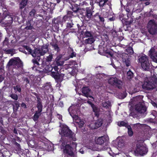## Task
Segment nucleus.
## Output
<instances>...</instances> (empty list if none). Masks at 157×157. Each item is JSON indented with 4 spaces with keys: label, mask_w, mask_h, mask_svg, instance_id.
Returning <instances> with one entry per match:
<instances>
[{
    "label": "nucleus",
    "mask_w": 157,
    "mask_h": 157,
    "mask_svg": "<svg viewBox=\"0 0 157 157\" xmlns=\"http://www.w3.org/2000/svg\"><path fill=\"white\" fill-rule=\"evenodd\" d=\"M106 140L107 138L105 136H102L96 140L95 142L97 144L101 145L105 143Z\"/></svg>",
    "instance_id": "6ab92c4d"
},
{
    "label": "nucleus",
    "mask_w": 157,
    "mask_h": 157,
    "mask_svg": "<svg viewBox=\"0 0 157 157\" xmlns=\"http://www.w3.org/2000/svg\"><path fill=\"white\" fill-rule=\"evenodd\" d=\"M6 24H12L13 21V18L9 15L5 16L3 18Z\"/></svg>",
    "instance_id": "4be33fe9"
},
{
    "label": "nucleus",
    "mask_w": 157,
    "mask_h": 157,
    "mask_svg": "<svg viewBox=\"0 0 157 157\" xmlns=\"http://www.w3.org/2000/svg\"><path fill=\"white\" fill-rule=\"evenodd\" d=\"M9 42V39L7 37H6L5 38V40H4L3 42V45H6L8 44Z\"/></svg>",
    "instance_id": "3c124183"
},
{
    "label": "nucleus",
    "mask_w": 157,
    "mask_h": 157,
    "mask_svg": "<svg viewBox=\"0 0 157 157\" xmlns=\"http://www.w3.org/2000/svg\"><path fill=\"white\" fill-rule=\"evenodd\" d=\"M94 41V39L93 37H90L86 39L85 41V43L86 44H91L93 43Z\"/></svg>",
    "instance_id": "a878e982"
},
{
    "label": "nucleus",
    "mask_w": 157,
    "mask_h": 157,
    "mask_svg": "<svg viewBox=\"0 0 157 157\" xmlns=\"http://www.w3.org/2000/svg\"><path fill=\"white\" fill-rule=\"evenodd\" d=\"M61 145L64 147L63 152L64 153L71 156H74V147L76 148L77 147V144L76 143L72 142L70 145L67 144V142L66 141L63 140Z\"/></svg>",
    "instance_id": "f257e3e1"
},
{
    "label": "nucleus",
    "mask_w": 157,
    "mask_h": 157,
    "mask_svg": "<svg viewBox=\"0 0 157 157\" xmlns=\"http://www.w3.org/2000/svg\"><path fill=\"white\" fill-rule=\"evenodd\" d=\"M127 77L128 79H131L133 77V73L132 72L129 70L127 73Z\"/></svg>",
    "instance_id": "a19ab883"
},
{
    "label": "nucleus",
    "mask_w": 157,
    "mask_h": 157,
    "mask_svg": "<svg viewBox=\"0 0 157 157\" xmlns=\"http://www.w3.org/2000/svg\"><path fill=\"white\" fill-rule=\"evenodd\" d=\"M28 2V0H22L19 4L20 8L21 9L24 8Z\"/></svg>",
    "instance_id": "bb28decb"
},
{
    "label": "nucleus",
    "mask_w": 157,
    "mask_h": 157,
    "mask_svg": "<svg viewBox=\"0 0 157 157\" xmlns=\"http://www.w3.org/2000/svg\"><path fill=\"white\" fill-rule=\"evenodd\" d=\"M118 125L120 127H125L126 128L128 127V126L130 125H128V123H126L124 121H119L118 122Z\"/></svg>",
    "instance_id": "cd10ccee"
},
{
    "label": "nucleus",
    "mask_w": 157,
    "mask_h": 157,
    "mask_svg": "<svg viewBox=\"0 0 157 157\" xmlns=\"http://www.w3.org/2000/svg\"><path fill=\"white\" fill-rule=\"evenodd\" d=\"M21 107L26 109L27 108L26 105L24 102H22L21 105Z\"/></svg>",
    "instance_id": "0e129e2a"
},
{
    "label": "nucleus",
    "mask_w": 157,
    "mask_h": 157,
    "mask_svg": "<svg viewBox=\"0 0 157 157\" xmlns=\"http://www.w3.org/2000/svg\"><path fill=\"white\" fill-rule=\"evenodd\" d=\"M139 61L140 63L141 67L143 69L147 71L150 69V62L146 55L140 58Z\"/></svg>",
    "instance_id": "39448f33"
},
{
    "label": "nucleus",
    "mask_w": 157,
    "mask_h": 157,
    "mask_svg": "<svg viewBox=\"0 0 157 157\" xmlns=\"http://www.w3.org/2000/svg\"><path fill=\"white\" fill-rule=\"evenodd\" d=\"M84 124V122L83 121H81L79 122V127H83V125Z\"/></svg>",
    "instance_id": "69168bd1"
},
{
    "label": "nucleus",
    "mask_w": 157,
    "mask_h": 157,
    "mask_svg": "<svg viewBox=\"0 0 157 157\" xmlns=\"http://www.w3.org/2000/svg\"><path fill=\"white\" fill-rule=\"evenodd\" d=\"M101 37L104 41L107 42V41L109 40L108 35L106 34H104Z\"/></svg>",
    "instance_id": "72a5a7b5"
},
{
    "label": "nucleus",
    "mask_w": 157,
    "mask_h": 157,
    "mask_svg": "<svg viewBox=\"0 0 157 157\" xmlns=\"http://www.w3.org/2000/svg\"><path fill=\"white\" fill-rule=\"evenodd\" d=\"M95 3H97L101 7H103L106 4L109 6L111 4V2L109 0H96Z\"/></svg>",
    "instance_id": "dca6fc26"
},
{
    "label": "nucleus",
    "mask_w": 157,
    "mask_h": 157,
    "mask_svg": "<svg viewBox=\"0 0 157 157\" xmlns=\"http://www.w3.org/2000/svg\"><path fill=\"white\" fill-rule=\"evenodd\" d=\"M10 97L15 101H17L18 99V97L17 94H10Z\"/></svg>",
    "instance_id": "c03bdc74"
},
{
    "label": "nucleus",
    "mask_w": 157,
    "mask_h": 157,
    "mask_svg": "<svg viewBox=\"0 0 157 157\" xmlns=\"http://www.w3.org/2000/svg\"><path fill=\"white\" fill-rule=\"evenodd\" d=\"M50 44L54 48V50L56 51L57 52H58L60 51V49L56 42H52L50 43Z\"/></svg>",
    "instance_id": "b1692460"
},
{
    "label": "nucleus",
    "mask_w": 157,
    "mask_h": 157,
    "mask_svg": "<svg viewBox=\"0 0 157 157\" xmlns=\"http://www.w3.org/2000/svg\"><path fill=\"white\" fill-rule=\"evenodd\" d=\"M74 24L72 23H67V28L70 29L73 27Z\"/></svg>",
    "instance_id": "6e6d98bb"
},
{
    "label": "nucleus",
    "mask_w": 157,
    "mask_h": 157,
    "mask_svg": "<svg viewBox=\"0 0 157 157\" xmlns=\"http://www.w3.org/2000/svg\"><path fill=\"white\" fill-rule=\"evenodd\" d=\"M99 17V18L98 20L99 21H101L102 22H104V18L102 17L101 15H100V16Z\"/></svg>",
    "instance_id": "680f3d73"
},
{
    "label": "nucleus",
    "mask_w": 157,
    "mask_h": 157,
    "mask_svg": "<svg viewBox=\"0 0 157 157\" xmlns=\"http://www.w3.org/2000/svg\"><path fill=\"white\" fill-rule=\"evenodd\" d=\"M135 109L137 112L144 114L146 112L147 108L145 105L144 102L141 99L138 103L135 105Z\"/></svg>",
    "instance_id": "423d86ee"
},
{
    "label": "nucleus",
    "mask_w": 157,
    "mask_h": 157,
    "mask_svg": "<svg viewBox=\"0 0 157 157\" xmlns=\"http://www.w3.org/2000/svg\"><path fill=\"white\" fill-rule=\"evenodd\" d=\"M152 16L153 17V18L155 19H157V15L156 14H152Z\"/></svg>",
    "instance_id": "774afa93"
},
{
    "label": "nucleus",
    "mask_w": 157,
    "mask_h": 157,
    "mask_svg": "<svg viewBox=\"0 0 157 157\" xmlns=\"http://www.w3.org/2000/svg\"><path fill=\"white\" fill-rule=\"evenodd\" d=\"M84 37H93L92 33L91 32L86 31L84 34Z\"/></svg>",
    "instance_id": "58836bf2"
},
{
    "label": "nucleus",
    "mask_w": 157,
    "mask_h": 157,
    "mask_svg": "<svg viewBox=\"0 0 157 157\" xmlns=\"http://www.w3.org/2000/svg\"><path fill=\"white\" fill-rule=\"evenodd\" d=\"M56 63V65L58 66H61L63 63V62L61 61L60 59H57Z\"/></svg>",
    "instance_id": "a18cd8bd"
},
{
    "label": "nucleus",
    "mask_w": 157,
    "mask_h": 157,
    "mask_svg": "<svg viewBox=\"0 0 157 157\" xmlns=\"http://www.w3.org/2000/svg\"><path fill=\"white\" fill-rule=\"evenodd\" d=\"M108 82L109 84L113 86H115L118 88L121 89V86L122 84V81L116 77L110 78L109 79Z\"/></svg>",
    "instance_id": "9b49d317"
},
{
    "label": "nucleus",
    "mask_w": 157,
    "mask_h": 157,
    "mask_svg": "<svg viewBox=\"0 0 157 157\" xmlns=\"http://www.w3.org/2000/svg\"><path fill=\"white\" fill-rule=\"evenodd\" d=\"M111 102L109 101H104L102 103V106L106 109H107L111 105Z\"/></svg>",
    "instance_id": "7c9ffc66"
},
{
    "label": "nucleus",
    "mask_w": 157,
    "mask_h": 157,
    "mask_svg": "<svg viewBox=\"0 0 157 157\" xmlns=\"http://www.w3.org/2000/svg\"><path fill=\"white\" fill-rule=\"evenodd\" d=\"M122 58L123 61L125 63L127 67H128L130 65V61L128 55L125 53H122L121 54Z\"/></svg>",
    "instance_id": "2eb2a0df"
},
{
    "label": "nucleus",
    "mask_w": 157,
    "mask_h": 157,
    "mask_svg": "<svg viewBox=\"0 0 157 157\" xmlns=\"http://www.w3.org/2000/svg\"><path fill=\"white\" fill-rule=\"evenodd\" d=\"M72 107L71 106L68 109V111L73 119L75 120H77L78 119V115L74 114L73 110H72Z\"/></svg>",
    "instance_id": "5701e85b"
},
{
    "label": "nucleus",
    "mask_w": 157,
    "mask_h": 157,
    "mask_svg": "<svg viewBox=\"0 0 157 157\" xmlns=\"http://www.w3.org/2000/svg\"><path fill=\"white\" fill-rule=\"evenodd\" d=\"M126 52L130 55H132L134 53L133 49L132 47L130 46L127 48Z\"/></svg>",
    "instance_id": "2f4dec72"
},
{
    "label": "nucleus",
    "mask_w": 157,
    "mask_h": 157,
    "mask_svg": "<svg viewBox=\"0 0 157 157\" xmlns=\"http://www.w3.org/2000/svg\"><path fill=\"white\" fill-rule=\"evenodd\" d=\"M13 88L14 90L18 91L19 93L21 91V88L19 85H17L16 86H13Z\"/></svg>",
    "instance_id": "79ce46f5"
},
{
    "label": "nucleus",
    "mask_w": 157,
    "mask_h": 157,
    "mask_svg": "<svg viewBox=\"0 0 157 157\" xmlns=\"http://www.w3.org/2000/svg\"><path fill=\"white\" fill-rule=\"evenodd\" d=\"M23 66L22 62L19 58H17L10 59L7 63L6 67H9L12 66L13 68L17 69L22 68Z\"/></svg>",
    "instance_id": "20e7f679"
},
{
    "label": "nucleus",
    "mask_w": 157,
    "mask_h": 157,
    "mask_svg": "<svg viewBox=\"0 0 157 157\" xmlns=\"http://www.w3.org/2000/svg\"><path fill=\"white\" fill-rule=\"evenodd\" d=\"M53 58V56L52 54H50L49 56L47 57L46 61L48 62H50L52 60Z\"/></svg>",
    "instance_id": "49530a36"
},
{
    "label": "nucleus",
    "mask_w": 157,
    "mask_h": 157,
    "mask_svg": "<svg viewBox=\"0 0 157 157\" xmlns=\"http://www.w3.org/2000/svg\"><path fill=\"white\" fill-rule=\"evenodd\" d=\"M32 62L34 63V64L39 65V63L36 59H33L32 60Z\"/></svg>",
    "instance_id": "052dcab7"
},
{
    "label": "nucleus",
    "mask_w": 157,
    "mask_h": 157,
    "mask_svg": "<svg viewBox=\"0 0 157 157\" xmlns=\"http://www.w3.org/2000/svg\"><path fill=\"white\" fill-rule=\"evenodd\" d=\"M42 89L44 90V93H48L50 90L51 91L52 90V86L50 82H47L44 84L42 87Z\"/></svg>",
    "instance_id": "a211bd4d"
},
{
    "label": "nucleus",
    "mask_w": 157,
    "mask_h": 157,
    "mask_svg": "<svg viewBox=\"0 0 157 157\" xmlns=\"http://www.w3.org/2000/svg\"><path fill=\"white\" fill-rule=\"evenodd\" d=\"M100 15H99V14L98 13H96L94 15V19L95 20L98 21V20L99 17L100 16Z\"/></svg>",
    "instance_id": "5fc2aeb1"
},
{
    "label": "nucleus",
    "mask_w": 157,
    "mask_h": 157,
    "mask_svg": "<svg viewBox=\"0 0 157 157\" xmlns=\"http://www.w3.org/2000/svg\"><path fill=\"white\" fill-rule=\"evenodd\" d=\"M0 130L1 132L3 134L6 133L5 130L4 129V128L1 126H0Z\"/></svg>",
    "instance_id": "bf43d9fd"
},
{
    "label": "nucleus",
    "mask_w": 157,
    "mask_h": 157,
    "mask_svg": "<svg viewBox=\"0 0 157 157\" xmlns=\"http://www.w3.org/2000/svg\"><path fill=\"white\" fill-rule=\"evenodd\" d=\"M36 13V11L34 9H33L29 13V15L31 16H33Z\"/></svg>",
    "instance_id": "de8ad7c7"
},
{
    "label": "nucleus",
    "mask_w": 157,
    "mask_h": 157,
    "mask_svg": "<svg viewBox=\"0 0 157 157\" xmlns=\"http://www.w3.org/2000/svg\"><path fill=\"white\" fill-rule=\"evenodd\" d=\"M45 69L47 71L50 72L53 70V67L51 66H47L45 67Z\"/></svg>",
    "instance_id": "09e8293b"
},
{
    "label": "nucleus",
    "mask_w": 157,
    "mask_h": 157,
    "mask_svg": "<svg viewBox=\"0 0 157 157\" xmlns=\"http://www.w3.org/2000/svg\"><path fill=\"white\" fill-rule=\"evenodd\" d=\"M142 87L143 89L149 90L157 87V78L156 76H153L151 81L144 82Z\"/></svg>",
    "instance_id": "f03ea898"
},
{
    "label": "nucleus",
    "mask_w": 157,
    "mask_h": 157,
    "mask_svg": "<svg viewBox=\"0 0 157 157\" xmlns=\"http://www.w3.org/2000/svg\"><path fill=\"white\" fill-rule=\"evenodd\" d=\"M36 107L37 109V110L36 111H37L39 113H41L43 109L42 104L38 105L36 104Z\"/></svg>",
    "instance_id": "4c0bfd02"
},
{
    "label": "nucleus",
    "mask_w": 157,
    "mask_h": 157,
    "mask_svg": "<svg viewBox=\"0 0 157 157\" xmlns=\"http://www.w3.org/2000/svg\"><path fill=\"white\" fill-rule=\"evenodd\" d=\"M52 75L57 83H61L65 75L59 71H52Z\"/></svg>",
    "instance_id": "9d476101"
},
{
    "label": "nucleus",
    "mask_w": 157,
    "mask_h": 157,
    "mask_svg": "<svg viewBox=\"0 0 157 157\" xmlns=\"http://www.w3.org/2000/svg\"><path fill=\"white\" fill-rule=\"evenodd\" d=\"M80 10L81 11L80 14L82 15L83 16L86 17L89 19L91 18L93 12L92 7H90L82 8Z\"/></svg>",
    "instance_id": "0eeeda50"
},
{
    "label": "nucleus",
    "mask_w": 157,
    "mask_h": 157,
    "mask_svg": "<svg viewBox=\"0 0 157 157\" xmlns=\"http://www.w3.org/2000/svg\"><path fill=\"white\" fill-rule=\"evenodd\" d=\"M24 82H25L26 85L29 83V79L27 77H23V78Z\"/></svg>",
    "instance_id": "603ef678"
},
{
    "label": "nucleus",
    "mask_w": 157,
    "mask_h": 157,
    "mask_svg": "<svg viewBox=\"0 0 157 157\" xmlns=\"http://www.w3.org/2000/svg\"><path fill=\"white\" fill-rule=\"evenodd\" d=\"M127 128L128 129V132L129 136H132L133 134V133L131 126L130 125L128 126Z\"/></svg>",
    "instance_id": "ea45409f"
},
{
    "label": "nucleus",
    "mask_w": 157,
    "mask_h": 157,
    "mask_svg": "<svg viewBox=\"0 0 157 157\" xmlns=\"http://www.w3.org/2000/svg\"><path fill=\"white\" fill-rule=\"evenodd\" d=\"M149 56L153 61L157 63V52L154 48H151L149 51Z\"/></svg>",
    "instance_id": "4468645a"
},
{
    "label": "nucleus",
    "mask_w": 157,
    "mask_h": 157,
    "mask_svg": "<svg viewBox=\"0 0 157 157\" xmlns=\"http://www.w3.org/2000/svg\"><path fill=\"white\" fill-rule=\"evenodd\" d=\"M148 31L150 34L154 35L157 32V25L153 22L147 26Z\"/></svg>",
    "instance_id": "f8f14e48"
},
{
    "label": "nucleus",
    "mask_w": 157,
    "mask_h": 157,
    "mask_svg": "<svg viewBox=\"0 0 157 157\" xmlns=\"http://www.w3.org/2000/svg\"><path fill=\"white\" fill-rule=\"evenodd\" d=\"M14 144L18 148H20V144L17 142H15L14 143Z\"/></svg>",
    "instance_id": "338daca9"
},
{
    "label": "nucleus",
    "mask_w": 157,
    "mask_h": 157,
    "mask_svg": "<svg viewBox=\"0 0 157 157\" xmlns=\"http://www.w3.org/2000/svg\"><path fill=\"white\" fill-rule=\"evenodd\" d=\"M72 10L74 12H77L78 11L80 13H81V11L80 10L81 9H79L78 5L76 4L72 6Z\"/></svg>",
    "instance_id": "c85d7f7f"
},
{
    "label": "nucleus",
    "mask_w": 157,
    "mask_h": 157,
    "mask_svg": "<svg viewBox=\"0 0 157 157\" xmlns=\"http://www.w3.org/2000/svg\"><path fill=\"white\" fill-rule=\"evenodd\" d=\"M58 66L56 65L53 67V69L55 71V72L58 71V70L59 69L58 68Z\"/></svg>",
    "instance_id": "e2e57ef3"
},
{
    "label": "nucleus",
    "mask_w": 157,
    "mask_h": 157,
    "mask_svg": "<svg viewBox=\"0 0 157 157\" xmlns=\"http://www.w3.org/2000/svg\"><path fill=\"white\" fill-rule=\"evenodd\" d=\"M37 104L38 105H41L42 104V102L41 101V99L39 97H37Z\"/></svg>",
    "instance_id": "13d9d810"
},
{
    "label": "nucleus",
    "mask_w": 157,
    "mask_h": 157,
    "mask_svg": "<svg viewBox=\"0 0 157 157\" xmlns=\"http://www.w3.org/2000/svg\"><path fill=\"white\" fill-rule=\"evenodd\" d=\"M110 33H111V34L114 37H117V31L115 30L112 29L110 31Z\"/></svg>",
    "instance_id": "37998d69"
},
{
    "label": "nucleus",
    "mask_w": 157,
    "mask_h": 157,
    "mask_svg": "<svg viewBox=\"0 0 157 157\" xmlns=\"http://www.w3.org/2000/svg\"><path fill=\"white\" fill-rule=\"evenodd\" d=\"M103 51L105 53L108 54L111 57H112L113 56V53L110 50L107 49L105 50V49H104Z\"/></svg>",
    "instance_id": "c9c22d12"
},
{
    "label": "nucleus",
    "mask_w": 157,
    "mask_h": 157,
    "mask_svg": "<svg viewBox=\"0 0 157 157\" xmlns=\"http://www.w3.org/2000/svg\"><path fill=\"white\" fill-rule=\"evenodd\" d=\"M87 103L89 104L92 109L94 113L95 116L98 117L99 115V108L94 104H93L90 100L87 101Z\"/></svg>",
    "instance_id": "ddd939ff"
},
{
    "label": "nucleus",
    "mask_w": 157,
    "mask_h": 157,
    "mask_svg": "<svg viewBox=\"0 0 157 157\" xmlns=\"http://www.w3.org/2000/svg\"><path fill=\"white\" fill-rule=\"evenodd\" d=\"M14 105H13V110H17L20 106V104L17 101L13 102Z\"/></svg>",
    "instance_id": "c756f323"
},
{
    "label": "nucleus",
    "mask_w": 157,
    "mask_h": 157,
    "mask_svg": "<svg viewBox=\"0 0 157 157\" xmlns=\"http://www.w3.org/2000/svg\"><path fill=\"white\" fill-rule=\"evenodd\" d=\"M73 16V12L71 11H69L67 12V14L64 16L62 19V21L65 22L66 21L71 20Z\"/></svg>",
    "instance_id": "f3484780"
},
{
    "label": "nucleus",
    "mask_w": 157,
    "mask_h": 157,
    "mask_svg": "<svg viewBox=\"0 0 157 157\" xmlns=\"http://www.w3.org/2000/svg\"><path fill=\"white\" fill-rule=\"evenodd\" d=\"M90 90L88 87H83L82 88V92L83 95L87 98L90 94Z\"/></svg>",
    "instance_id": "412c9836"
},
{
    "label": "nucleus",
    "mask_w": 157,
    "mask_h": 157,
    "mask_svg": "<svg viewBox=\"0 0 157 157\" xmlns=\"http://www.w3.org/2000/svg\"><path fill=\"white\" fill-rule=\"evenodd\" d=\"M41 114V113L35 111V113L32 117L33 121L35 122L37 121Z\"/></svg>",
    "instance_id": "393cba45"
},
{
    "label": "nucleus",
    "mask_w": 157,
    "mask_h": 157,
    "mask_svg": "<svg viewBox=\"0 0 157 157\" xmlns=\"http://www.w3.org/2000/svg\"><path fill=\"white\" fill-rule=\"evenodd\" d=\"M26 25L27 26L24 28V29L31 30L33 28V26H31L30 22L29 21L26 23Z\"/></svg>",
    "instance_id": "473e14b6"
},
{
    "label": "nucleus",
    "mask_w": 157,
    "mask_h": 157,
    "mask_svg": "<svg viewBox=\"0 0 157 157\" xmlns=\"http://www.w3.org/2000/svg\"><path fill=\"white\" fill-rule=\"evenodd\" d=\"M125 10L127 12V14L128 17V18L129 17H131V16L132 14V13L131 12H130V10L128 6H126L125 8Z\"/></svg>",
    "instance_id": "e433bc0d"
},
{
    "label": "nucleus",
    "mask_w": 157,
    "mask_h": 157,
    "mask_svg": "<svg viewBox=\"0 0 157 157\" xmlns=\"http://www.w3.org/2000/svg\"><path fill=\"white\" fill-rule=\"evenodd\" d=\"M14 50L13 48L10 49H5L4 50L5 52L7 54H11L13 55V54Z\"/></svg>",
    "instance_id": "f704fd0d"
},
{
    "label": "nucleus",
    "mask_w": 157,
    "mask_h": 157,
    "mask_svg": "<svg viewBox=\"0 0 157 157\" xmlns=\"http://www.w3.org/2000/svg\"><path fill=\"white\" fill-rule=\"evenodd\" d=\"M102 125V123L99 122H96L95 123V127L94 128L95 129H97L100 127Z\"/></svg>",
    "instance_id": "864d4df0"
},
{
    "label": "nucleus",
    "mask_w": 157,
    "mask_h": 157,
    "mask_svg": "<svg viewBox=\"0 0 157 157\" xmlns=\"http://www.w3.org/2000/svg\"><path fill=\"white\" fill-rule=\"evenodd\" d=\"M49 44H43L41 48L37 49L36 48V56L40 57V56L44 55L48 51Z\"/></svg>",
    "instance_id": "1a4fd4ad"
},
{
    "label": "nucleus",
    "mask_w": 157,
    "mask_h": 157,
    "mask_svg": "<svg viewBox=\"0 0 157 157\" xmlns=\"http://www.w3.org/2000/svg\"><path fill=\"white\" fill-rule=\"evenodd\" d=\"M134 151L136 154L143 155L147 153L148 150L146 147L143 145L139 144H137L136 148Z\"/></svg>",
    "instance_id": "6e6552de"
},
{
    "label": "nucleus",
    "mask_w": 157,
    "mask_h": 157,
    "mask_svg": "<svg viewBox=\"0 0 157 157\" xmlns=\"http://www.w3.org/2000/svg\"><path fill=\"white\" fill-rule=\"evenodd\" d=\"M60 134L62 136L67 137L70 140L75 141L76 139L74 137L75 133L67 126H63L61 129Z\"/></svg>",
    "instance_id": "7ed1b4c3"
},
{
    "label": "nucleus",
    "mask_w": 157,
    "mask_h": 157,
    "mask_svg": "<svg viewBox=\"0 0 157 157\" xmlns=\"http://www.w3.org/2000/svg\"><path fill=\"white\" fill-rule=\"evenodd\" d=\"M76 55V53L73 51L69 55V57L70 58H73L74 57H75Z\"/></svg>",
    "instance_id": "4d7b16f0"
},
{
    "label": "nucleus",
    "mask_w": 157,
    "mask_h": 157,
    "mask_svg": "<svg viewBox=\"0 0 157 157\" xmlns=\"http://www.w3.org/2000/svg\"><path fill=\"white\" fill-rule=\"evenodd\" d=\"M129 115V116H132L133 118L136 117H137V114H136L135 112L133 111H132L131 112Z\"/></svg>",
    "instance_id": "8fccbe9b"
},
{
    "label": "nucleus",
    "mask_w": 157,
    "mask_h": 157,
    "mask_svg": "<svg viewBox=\"0 0 157 157\" xmlns=\"http://www.w3.org/2000/svg\"><path fill=\"white\" fill-rule=\"evenodd\" d=\"M24 47L28 51L29 54H31L33 57H35L36 56V48H34V50L33 51L29 46L27 45H25Z\"/></svg>",
    "instance_id": "aec40b11"
}]
</instances>
